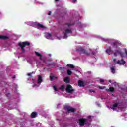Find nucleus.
<instances>
[{
  "instance_id": "obj_46",
  "label": "nucleus",
  "mask_w": 127,
  "mask_h": 127,
  "mask_svg": "<svg viewBox=\"0 0 127 127\" xmlns=\"http://www.w3.org/2000/svg\"><path fill=\"white\" fill-rule=\"evenodd\" d=\"M0 14H1V12H0Z\"/></svg>"
},
{
  "instance_id": "obj_17",
  "label": "nucleus",
  "mask_w": 127,
  "mask_h": 127,
  "mask_svg": "<svg viewBox=\"0 0 127 127\" xmlns=\"http://www.w3.org/2000/svg\"><path fill=\"white\" fill-rule=\"evenodd\" d=\"M37 116V113L35 112H32L31 114V118H36Z\"/></svg>"
},
{
  "instance_id": "obj_29",
  "label": "nucleus",
  "mask_w": 127,
  "mask_h": 127,
  "mask_svg": "<svg viewBox=\"0 0 127 127\" xmlns=\"http://www.w3.org/2000/svg\"><path fill=\"white\" fill-rule=\"evenodd\" d=\"M100 81L101 82V83H104L105 80H104V79H100Z\"/></svg>"
},
{
  "instance_id": "obj_3",
  "label": "nucleus",
  "mask_w": 127,
  "mask_h": 127,
  "mask_svg": "<svg viewBox=\"0 0 127 127\" xmlns=\"http://www.w3.org/2000/svg\"><path fill=\"white\" fill-rule=\"evenodd\" d=\"M18 45L21 47L22 51H25V50H24V47L26 46V45L29 46L30 44L27 42H24L23 43H19Z\"/></svg>"
},
{
  "instance_id": "obj_37",
  "label": "nucleus",
  "mask_w": 127,
  "mask_h": 127,
  "mask_svg": "<svg viewBox=\"0 0 127 127\" xmlns=\"http://www.w3.org/2000/svg\"><path fill=\"white\" fill-rule=\"evenodd\" d=\"M125 54H126V55L127 56V50L126 49H125Z\"/></svg>"
},
{
  "instance_id": "obj_22",
  "label": "nucleus",
  "mask_w": 127,
  "mask_h": 127,
  "mask_svg": "<svg viewBox=\"0 0 127 127\" xmlns=\"http://www.w3.org/2000/svg\"><path fill=\"white\" fill-rule=\"evenodd\" d=\"M53 79H57V77H56L55 76H50V79L51 81H52V80H53Z\"/></svg>"
},
{
  "instance_id": "obj_44",
  "label": "nucleus",
  "mask_w": 127,
  "mask_h": 127,
  "mask_svg": "<svg viewBox=\"0 0 127 127\" xmlns=\"http://www.w3.org/2000/svg\"><path fill=\"white\" fill-rule=\"evenodd\" d=\"M109 83H112V81L111 80H109Z\"/></svg>"
},
{
  "instance_id": "obj_19",
  "label": "nucleus",
  "mask_w": 127,
  "mask_h": 127,
  "mask_svg": "<svg viewBox=\"0 0 127 127\" xmlns=\"http://www.w3.org/2000/svg\"><path fill=\"white\" fill-rule=\"evenodd\" d=\"M61 91H63V92H64V91H65V85H62L60 88H59Z\"/></svg>"
},
{
  "instance_id": "obj_45",
  "label": "nucleus",
  "mask_w": 127,
  "mask_h": 127,
  "mask_svg": "<svg viewBox=\"0 0 127 127\" xmlns=\"http://www.w3.org/2000/svg\"><path fill=\"white\" fill-rule=\"evenodd\" d=\"M49 56H51V54H49Z\"/></svg>"
},
{
  "instance_id": "obj_20",
  "label": "nucleus",
  "mask_w": 127,
  "mask_h": 127,
  "mask_svg": "<svg viewBox=\"0 0 127 127\" xmlns=\"http://www.w3.org/2000/svg\"><path fill=\"white\" fill-rule=\"evenodd\" d=\"M110 69H111V73H112L113 74H115L116 73V72L115 71V67L112 66L110 68Z\"/></svg>"
},
{
  "instance_id": "obj_34",
  "label": "nucleus",
  "mask_w": 127,
  "mask_h": 127,
  "mask_svg": "<svg viewBox=\"0 0 127 127\" xmlns=\"http://www.w3.org/2000/svg\"><path fill=\"white\" fill-rule=\"evenodd\" d=\"M31 75H32V73H28V76H31Z\"/></svg>"
},
{
  "instance_id": "obj_32",
  "label": "nucleus",
  "mask_w": 127,
  "mask_h": 127,
  "mask_svg": "<svg viewBox=\"0 0 127 127\" xmlns=\"http://www.w3.org/2000/svg\"><path fill=\"white\" fill-rule=\"evenodd\" d=\"M65 69L64 67V68L60 67V70L61 71L62 70H63V69Z\"/></svg>"
},
{
  "instance_id": "obj_6",
  "label": "nucleus",
  "mask_w": 127,
  "mask_h": 127,
  "mask_svg": "<svg viewBox=\"0 0 127 127\" xmlns=\"http://www.w3.org/2000/svg\"><path fill=\"white\" fill-rule=\"evenodd\" d=\"M64 109L67 111L68 113H70V112L74 113V112H75V109L68 106H65Z\"/></svg>"
},
{
  "instance_id": "obj_12",
  "label": "nucleus",
  "mask_w": 127,
  "mask_h": 127,
  "mask_svg": "<svg viewBox=\"0 0 127 127\" xmlns=\"http://www.w3.org/2000/svg\"><path fill=\"white\" fill-rule=\"evenodd\" d=\"M85 81L79 80L78 82V85L79 87H84L85 86Z\"/></svg>"
},
{
  "instance_id": "obj_18",
  "label": "nucleus",
  "mask_w": 127,
  "mask_h": 127,
  "mask_svg": "<svg viewBox=\"0 0 127 127\" xmlns=\"http://www.w3.org/2000/svg\"><path fill=\"white\" fill-rule=\"evenodd\" d=\"M35 54H36L37 56L40 57V59L41 60V57H42V55H41V54L38 53V52H35Z\"/></svg>"
},
{
  "instance_id": "obj_25",
  "label": "nucleus",
  "mask_w": 127,
  "mask_h": 127,
  "mask_svg": "<svg viewBox=\"0 0 127 127\" xmlns=\"http://www.w3.org/2000/svg\"><path fill=\"white\" fill-rule=\"evenodd\" d=\"M67 74L68 75H72V71H71V70L70 69L67 70Z\"/></svg>"
},
{
  "instance_id": "obj_30",
  "label": "nucleus",
  "mask_w": 127,
  "mask_h": 127,
  "mask_svg": "<svg viewBox=\"0 0 127 127\" xmlns=\"http://www.w3.org/2000/svg\"><path fill=\"white\" fill-rule=\"evenodd\" d=\"M53 89H54V90H55V91H57V88H56V87L55 86H53Z\"/></svg>"
},
{
  "instance_id": "obj_31",
  "label": "nucleus",
  "mask_w": 127,
  "mask_h": 127,
  "mask_svg": "<svg viewBox=\"0 0 127 127\" xmlns=\"http://www.w3.org/2000/svg\"><path fill=\"white\" fill-rule=\"evenodd\" d=\"M99 89H100L101 90H103V89H105V87H103L101 86H99Z\"/></svg>"
},
{
  "instance_id": "obj_33",
  "label": "nucleus",
  "mask_w": 127,
  "mask_h": 127,
  "mask_svg": "<svg viewBox=\"0 0 127 127\" xmlns=\"http://www.w3.org/2000/svg\"><path fill=\"white\" fill-rule=\"evenodd\" d=\"M113 61H114V62H116V63H117V59H114Z\"/></svg>"
},
{
  "instance_id": "obj_14",
  "label": "nucleus",
  "mask_w": 127,
  "mask_h": 127,
  "mask_svg": "<svg viewBox=\"0 0 127 127\" xmlns=\"http://www.w3.org/2000/svg\"><path fill=\"white\" fill-rule=\"evenodd\" d=\"M118 54H120L121 57H124V54L121 51H117V52L114 53L115 56H117Z\"/></svg>"
},
{
  "instance_id": "obj_38",
  "label": "nucleus",
  "mask_w": 127,
  "mask_h": 127,
  "mask_svg": "<svg viewBox=\"0 0 127 127\" xmlns=\"http://www.w3.org/2000/svg\"><path fill=\"white\" fill-rule=\"evenodd\" d=\"M112 84H113L115 86H116V85H117V83L116 82H114Z\"/></svg>"
},
{
  "instance_id": "obj_13",
  "label": "nucleus",
  "mask_w": 127,
  "mask_h": 127,
  "mask_svg": "<svg viewBox=\"0 0 127 127\" xmlns=\"http://www.w3.org/2000/svg\"><path fill=\"white\" fill-rule=\"evenodd\" d=\"M41 83H42V77L41 76V75H38L37 83L39 84V85H40V84H41Z\"/></svg>"
},
{
  "instance_id": "obj_10",
  "label": "nucleus",
  "mask_w": 127,
  "mask_h": 127,
  "mask_svg": "<svg viewBox=\"0 0 127 127\" xmlns=\"http://www.w3.org/2000/svg\"><path fill=\"white\" fill-rule=\"evenodd\" d=\"M45 37L46 38H47V39H52V35L51 34L49 33L46 32L45 33Z\"/></svg>"
},
{
  "instance_id": "obj_8",
  "label": "nucleus",
  "mask_w": 127,
  "mask_h": 127,
  "mask_svg": "<svg viewBox=\"0 0 127 127\" xmlns=\"http://www.w3.org/2000/svg\"><path fill=\"white\" fill-rule=\"evenodd\" d=\"M67 92L68 93H72V92H74V89H73V87L70 85H67L66 89Z\"/></svg>"
},
{
  "instance_id": "obj_4",
  "label": "nucleus",
  "mask_w": 127,
  "mask_h": 127,
  "mask_svg": "<svg viewBox=\"0 0 127 127\" xmlns=\"http://www.w3.org/2000/svg\"><path fill=\"white\" fill-rule=\"evenodd\" d=\"M77 33H73V32H65L63 33V36L61 38L63 37V38L66 39L68 37V36H70L71 35H76Z\"/></svg>"
},
{
  "instance_id": "obj_43",
  "label": "nucleus",
  "mask_w": 127,
  "mask_h": 127,
  "mask_svg": "<svg viewBox=\"0 0 127 127\" xmlns=\"http://www.w3.org/2000/svg\"><path fill=\"white\" fill-rule=\"evenodd\" d=\"M88 74H91V71H89V72H88Z\"/></svg>"
},
{
  "instance_id": "obj_7",
  "label": "nucleus",
  "mask_w": 127,
  "mask_h": 127,
  "mask_svg": "<svg viewBox=\"0 0 127 127\" xmlns=\"http://www.w3.org/2000/svg\"><path fill=\"white\" fill-rule=\"evenodd\" d=\"M77 50L78 51H79L80 52H81V53H84L85 54H89V53L87 51L85 50L82 47H79L78 49H77Z\"/></svg>"
},
{
  "instance_id": "obj_15",
  "label": "nucleus",
  "mask_w": 127,
  "mask_h": 127,
  "mask_svg": "<svg viewBox=\"0 0 127 127\" xmlns=\"http://www.w3.org/2000/svg\"><path fill=\"white\" fill-rule=\"evenodd\" d=\"M8 38H9L8 36L0 35V39L5 40V39H8Z\"/></svg>"
},
{
  "instance_id": "obj_39",
  "label": "nucleus",
  "mask_w": 127,
  "mask_h": 127,
  "mask_svg": "<svg viewBox=\"0 0 127 127\" xmlns=\"http://www.w3.org/2000/svg\"><path fill=\"white\" fill-rule=\"evenodd\" d=\"M73 2H76V1H77V0H72Z\"/></svg>"
},
{
  "instance_id": "obj_9",
  "label": "nucleus",
  "mask_w": 127,
  "mask_h": 127,
  "mask_svg": "<svg viewBox=\"0 0 127 127\" xmlns=\"http://www.w3.org/2000/svg\"><path fill=\"white\" fill-rule=\"evenodd\" d=\"M117 64H119V65H125V64H126V62L124 61L123 59H122L121 60L117 61Z\"/></svg>"
},
{
  "instance_id": "obj_11",
  "label": "nucleus",
  "mask_w": 127,
  "mask_h": 127,
  "mask_svg": "<svg viewBox=\"0 0 127 127\" xmlns=\"http://www.w3.org/2000/svg\"><path fill=\"white\" fill-rule=\"evenodd\" d=\"M113 47H118V46L121 45V43H119L118 41H116L112 43Z\"/></svg>"
},
{
  "instance_id": "obj_1",
  "label": "nucleus",
  "mask_w": 127,
  "mask_h": 127,
  "mask_svg": "<svg viewBox=\"0 0 127 127\" xmlns=\"http://www.w3.org/2000/svg\"><path fill=\"white\" fill-rule=\"evenodd\" d=\"M92 118L93 116H88V119L85 118H80L79 119V125L81 127H83L84 125H87V126H90L91 125V123L90 122H92Z\"/></svg>"
},
{
  "instance_id": "obj_26",
  "label": "nucleus",
  "mask_w": 127,
  "mask_h": 127,
  "mask_svg": "<svg viewBox=\"0 0 127 127\" xmlns=\"http://www.w3.org/2000/svg\"><path fill=\"white\" fill-rule=\"evenodd\" d=\"M65 32H72V31L69 29H65Z\"/></svg>"
},
{
  "instance_id": "obj_24",
  "label": "nucleus",
  "mask_w": 127,
  "mask_h": 127,
  "mask_svg": "<svg viewBox=\"0 0 127 127\" xmlns=\"http://www.w3.org/2000/svg\"><path fill=\"white\" fill-rule=\"evenodd\" d=\"M111 48H109V49H107V50H106V52L107 53H108V54H109V55H110V53L111 52Z\"/></svg>"
},
{
  "instance_id": "obj_41",
  "label": "nucleus",
  "mask_w": 127,
  "mask_h": 127,
  "mask_svg": "<svg viewBox=\"0 0 127 127\" xmlns=\"http://www.w3.org/2000/svg\"><path fill=\"white\" fill-rule=\"evenodd\" d=\"M55 1H59V0H55Z\"/></svg>"
},
{
  "instance_id": "obj_2",
  "label": "nucleus",
  "mask_w": 127,
  "mask_h": 127,
  "mask_svg": "<svg viewBox=\"0 0 127 127\" xmlns=\"http://www.w3.org/2000/svg\"><path fill=\"white\" fill-rule=\"evenodd\" d=\"M111 109H113V111H117V112H119V109L120 110L122 109V106L120 105L119 103H116L113 104V107H110Z\"/></svg>"
},
{
  "instance_id": "obj_28",
  "label": "nucleus",
  "mask_w": 127,
  "mask_h": 127,
  "mask_svg": "<svg viewBox=\"0 0 127 127\" xmlns=\"http://www.w3.org/2000/svg\"><path fill=\"white\" fill-rule=\"evenodd\" d=\"M89 92H90V93H95V90H94L93 89H90Z\"/></svg>"
},
{
  "instance_id": "obj_35",
  "label": "nucleus",
  "mask_w": 127,
  "mask_h": 127,
  "mask_svg": "<svg viewBox=\"0 0 127 127\" xmlns=\"http://www.w3.org/2000/svg\"><path fill=\"white\" fill-rule=\"evenodd\" d=\"M51 13H52V12L51 11H49L48 14V15H51Z\"/></svg>"
},
{
  "instance_id": "obj_42",
  "label": "nucleus",
  "mask_w": 127,
  "mask_h": 127,
  "mask_svg": "<svg viewBox=\"0 0 127 127\" xmlns=\"http://www.w3.org/2000/svg\"><path fill=\"white\" fill-rule=\"evenodd\" d=\"M58 39L60 40V39H61V38H59V37H58Z\"/></svg>"
},
{
  "instance_id": "obj_40",
  "label": "nucleus",
  "mask_w": 127,
  "mask_h": 127,
  "mask_svg": "<svg viewBox=\"0 0 127 127\" xmlns=\"http://www.w3.org/2000/svg\"><path fill=\"white\" fill-rule=\"evenodd\" d=\"M92 54H93V55H95V53H94V52H92Z\"/></svg>"
},
{
  "instance_id": "obj_21",
  "label": "nucleus",
  "mask_w": 127,
  "mask_h": 127,
  "mask_svg": "<svg viewBox=\"0 0 127 127\" xmlns=\"http://www.w3.org/2000/svg\"><path fill=\"white\" fill-rule=\"evenodd\" d=\"M64 81L65 82V83H69V82H70V78H69V77H66L64 79Z\"/></svg>"
},
{
  "instance_id": "obj_36",
  "label": "nucleus",
  "mask_w": 127,
  "mask_h": 127,
  "mask_svg": "<svg viewBox=\"0 0 127 127\" xmlns=\"http://www.w3.org/2000/svg\"><path fill=\"white\" fill-rule=\"evenodd\" d=\"M63 127H68V125L65 124L63 126Z\"/></svg>"
},
{
  "instance_id": "obj_27",
  "label": "nucleus",
  "mask_w": 127,
  "mask_h": 127,
  "mask_svg": "<svg viewBox=\"0 0 127 127\" xmlns=\"http://www.w3.org/2000/svg\"><path fill=\"white\" fill-rule=\"evenodd\" d=\"M109 90L110 91V92H114V88L110 87L109 88Z\"/></svg>"
},
{
  "instance_id": "obj_5",
  "label": "nucleus",
  "mask_w": 127,
  "mask_h": 127,
  "mask_svg": "<svg viewBox=\"0 0 127 127\" xmlns=\"http://www.w3.org/2000/svg\"><path fill=\"white\" fill-rule=\"evenodd\" d=\"M35 25L37 27V28H41V29H47V27L44 25L41 24L40 23H35Z\"/></svg>"
},
{
  "instance_id": "obj_23",
  "label": "nucleus",
  "mask_w": 127,
  "mask_h": 127,
  "mask_svg": "<svg viewBox=\"0 0 127 127\" xmlns=\"http://www.w3.org/2000/svg\"><path fill=\"white\" fill-rule=\"evenodd\" d=\"M74 24H71V23H66L65 24V25L67 26V27H70V26H73V25Z\"/></svg>"
},
{
  "instance_id": "obj_16",
  "label": "nucleus",
  "mask_w": 127,
  "mask_h": 127,
  "mask_svg": "<svg viewBox=\"0 0 127 127\" xmlns=\"http://www.w3.org/2000/svg\"><path fill=\"white\" fill-rule=\"evenodd\" d=\"M67 66L69 67L70 68H71V69H72L73 71H78V70H76L75 66H74V65H73L72 64H67Z\"/></svg>"
}]
</instances>
